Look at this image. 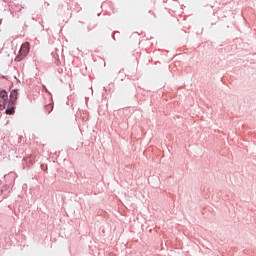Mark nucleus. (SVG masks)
Here are the masks:
<instances>
[{
  "label": "nucleus",
  "instance_id": "obj_3",
  "mask_svg": "<svg viewBox=\"0 0 256 256\" xmlns=\"http://www.w3.org/2000/svg\"><path fill=\"white\" fill-rule=\"evenodd\" d=\"M17 90H12L11 93H10V101L12 103V105H15V103H17Z\"/></svg>",
  "mask_w": 256,
  "mask_h": 256
},
{
  "label": "nucleus",
  "instance_id": "obj_2",
  "mask_svg": "<svg viewBox=\"0 0 256 256\" xmlns=\"http://www.w3.org/2000/svg\"><path fill=\"white\" fill-rule=\"evenodd\" d=\"M8 99H9V95L7 94V91L5 90L0 91V104L5 105Z\"/></svg>",
  "mask_w": 256,
  "mask_h": 256
},
{
  "label": "nucleus",
  "instance_id": "obj_1",
  "mask_svg": "<svg viewBox=\"0 0 256 256\" xmlns=\"http://www.w3.org/2000/svg\"><path fill=\"white\" fill-rule=\"evenodd\" d=\"M29 53V42H25L22 44L20 48V55L21 57H26V55Z\"/></svg>",
  "mask_w": 256,
  "mask_h": 256
},
{
  "label": "nucleus",
  "instance_id": "obj_4",
  "mask_svg": "<svg viewBox=\"0 0 256 256\" xmlns=\"http://www.w3.org/2000/svg\"><path fill=\"white\" fill-rule=\"evenodd\" d=\"M6 115H13L15 113V107H10L5 110Z\"/></svg>",
  "mask_w": 256,
  "mask_h": 256
},
{
  "label": "nucleus",
  "instance_id": "obj_5",
  "mask_svg": "<svg viewBox=\"0 0 256 256\" xmlns=\"http://www.w3.org/2000/svg\"><path fill=\"white\" fill-rule=\"evenodd\" d=\"M46 107H47V109H50V111H49L48 113H50L51 111H53V106L48 105V106H46Z\"/></svg>",
  "mask_w": 256,
  "mask_h": 256
},
{
  "label": "nucleus",
  "instance_id": "obj_8",
  "mask_svg": "<svg viewBox=\"0 0 256 256\" xmlns=\"http://www.w3.org/2000/svg\"><path fill=\"white\" fill-rule=\"evenodd\" d=\"M1 23H2V20H0V25H1Z\"/></svg>",
  "mask_w": 256,
  "mask_h": 256
},
{
  "label": "nucleus",
  "instance_id": "obj_7",
  "mask_svg": "<svg viewBox=\"0 0 256 256\" xmlns=\"http://www.w3.org/2000/svg\"><path fill=\"white\" fill-rule=\"evenodd\" d=\"M43 89L46 91V93H47V87H45V86H43Z\"/></svg>",
  "mask_w": 256,
  "mask_h": 256
},
{
  "label": "nucleus",
  "instance_id": "obj_6",
  "mask_svg": "<svg viewBox=\"0 0 256 256\" xmlns=\"http://www.w3.org/2000/svg\"><path fill=\"white\" fill-rule=\"evenodd\" d=\"M5 109V104H0V111H3Z\"/></svg>",
  "mask_w": 256,
  "mask_h": 256
}]
</instances>
